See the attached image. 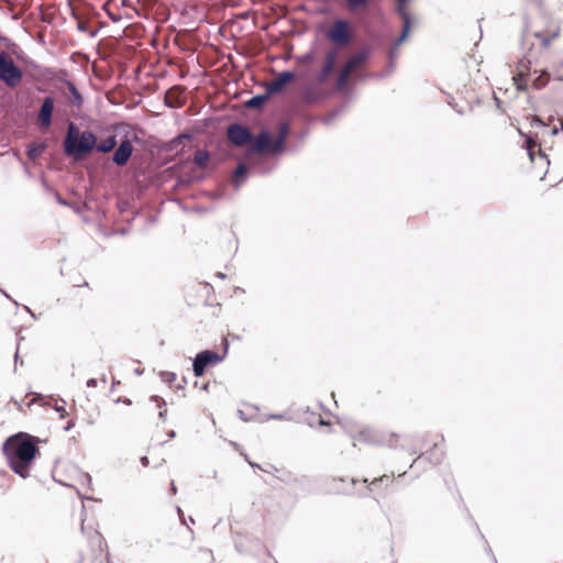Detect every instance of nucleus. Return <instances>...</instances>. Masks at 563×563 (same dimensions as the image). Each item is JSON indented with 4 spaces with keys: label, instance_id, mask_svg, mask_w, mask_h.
Returning a JSON list of instances; mask_svg holds the SVG:
<instances>
[{
    "label": "nucleus",
    "instance_id": "f257e3e1",
    "mask_svg": "<svg viewBox=\"0 0 563 563\" xmlns=\"http://www.w3.org/2000/svg\"><path fill=\"white\" fill-rule=\"evenodd\" d=\"M37 442L35 437L19 432L9 437L2 445L8 465L22 478L30 476L34 460L40 452Z\"/></svg>",
    "mask_w": 563,
    "mask_h": 563
},
{
    "label": "nucleus",
    "instance_id": "f03ea898",
    "mask_svg": "<svg viewBox=\"0 0 563 563\" xmlns=\"http://www.w3.org/2000/svg\"><path fill=\"white\" fill-rule=\"evenodd\" d=\"M115 145L117 139L114 135L97 144V136L92 132H79L74 123H69L64 140V152L67 156L79 159L88 155L93 148H97V151L101 153H109Z\"/></svg>",
    "mask_w": 563,
    "mask_h": 563
},
{
    "label": "nucleus",
    "instance_id": "7ed1b4c3",
    "mask_svg": "<svg viewBox=\"0 0 563 563\" xmlns=\"http://www.w3.org/2000/svg\"><path fill=\"white\" fill-rule=\"evenodd\" d=\"M23 79V70L15 65L13 58L5 52L0 53V81L9 88H16Z\"/></svg>",
    "mask_w": 563,
    "mask_h": 563
},
{
    "label": "nucleus",
    "instance_id": "20e7f679",
    "mask_svg": "<svg viewBox=\"0 0 563 563\" xmlns=\"http://www.w3.org/2000/svg\"><path fill=\"white\" fill-rule=\"evenodd\" d=\"M368 59V52L361 51L351 56L346 64L340 70L336 81L335 88L336 90H343L350 79V76L357 69L363 68Z\"/></svg>",
    "mask_w": 563,
    "mask_h": 563
},
{
    "label": "nucleus",
    "instance_id": "39448f33",
    "mask_svg": "<svg viewBox=\"0 0 563 563\" xmlns=\"http://www.w3.org/2000/svg\"><path fill=\"white\" fill-rule=\"evenodd\" d=\"M333 43L346 45L351 40L349 23L344 20H338L333 23L327 34Z\"/></svg>",
    "mask_w": 563,
    "mask_h": 563
},
{
    "label": "nucleus",
    "instance_id": "423d86ee",
    "mask_svg": "<svg viewBox=\"0 0 563 563\" xmlns=\"http://www.w3.org/2000/svg\"><path fill=\"white\" fill-rule=\"evenodd\" d=\"M221 361L218 353L213 351H203L197 354L194 361L195 376L200 377L203 375L206 368L210 365H216Z\"/></svg>",
    "mask_w": 563,
    "mask_h": 563
},
{
    "label": "nucleus",
    "instance_id": "0eeeda50",
    "mask_svg": "<svg viewBox=\"0 0 563 563\" xmlns=\"http://www.w3.org/2000/svg\"><path fill=\"white\" fill-rule=\"evenodd\" d=\"M228 139L236 146H244L252 142V134L247 128L240 124H231L228 128Z\"/></svg>",
    "mask_w": 563,
    "mask_h": 563
},
{
    "label": "nucleus",
    "instance_id": "6e6552de",
    "mask_svg": "<svg viewBox=\"0 0 563 563\" xmlns=\"http://www.w3.org/2000/svg\"><path fill=\"white\" fill-rule=\"evenodd\" d=\"M379 431L371 427L360 429L354 435V444L378 445Z\"/></svg>",
    "mask_w": 563,
    "mask_h": 563
},
{
    "label": "nucleus",
    "instance_id": "1a4fd4ad",
    "mask_svg": "<svg viewBox=\"0 0 563 563\" xmlns=\"http://www.w3.org/2000/svg\"><path fill=\"white\" fill-rule=\"evenodd\" d=\"M529 62H521L517 66V71L515 73L512 80L517 88V90L520 91H527L528 90V80H529V71L530 66Z\"/></svg>",
    "mask_w": 563,
    "mask_h": 563
},
{
    "label": "nucleus",
    "instance_id": "9d476101",
    "mask_svg": "<svg viewBox=\"0 0 563 563\" xmlns=\"http://www.w3.org/2000/svg\"><path fill=\"white\" fill-rule=\"evenodd\" d=\"M251 148L253 152L263 153L266 151H275L277 145H274L272 142V137L268 132H261L255 140L252 139Z\"/></svg>",
    "mask_w": 563,
    "mask_h": 563
},
{
    "label": "nucleus",
    "instance_id": "9b49d317",
    "mask_svg": "<svg viewBox=\"0 0 563 563\" xmlns=\"http://www.w3.org/2000/svg\"><path fill=\"white\" fill-rule=\"evenodd\" d=\"M54 110V99L52 97H46L43 100L42 107L38 112V123L42 128L48 129L52 124V113Z\"/></svg>",
    "mask_w": 563,
    "mask_h": 563
},
{
    "label": "nucleus",
    "instance_id": "f8f14e48",
    "mask_svg": "<svg viewBox=\"0 0 563 563\" xmlns=\"http://www.w3.org/2000/svg\"><path fill=\"white\" fill-rule=\"evenodd\" d=\"M133 153V145L130 140H124L120 143L119 147L113 154V162L118 166H124Z\"/></svg>",
    "mask_w": 563,
    "mask_h": 563
},
{
    "label": "nucleus",
    "instance_id": "ddd939ff",
    "mask_svg": "<svg viewBox=\"0 0 563 563\" xmlns=\"http://www.w3.org/2000/svg\"><path fill=\"white\" fill-rule=\"evenodd\" d=\"M295 79V74L291 73V71H283L280 73L275 79H273L268 87H267V91L269 93H278L280 92L284 87L289 84L290 81H292Z\"/></svg>",
    "mask_w": 563,
    "mask_h": 563
},
{
    "label": "nucleus",
    "instance_id": "4468645a",
    "mask_svg": "<svg viewBox=\"0 0 563 563\" xmlns=\"http://www.w3.org/2000/svg\"><path fill=\"white\" fill-rule=\"evenodd\" d=\"M338 52L335 49L329 51L324 55L322 69L319 75V81L323 82L332 74L336 65Z\"/></svg>",
    "mask_w": 563,
    "mask_h": 563
},
{
    "label": "nucleus",
    "instance_id": "2eb2a0df",
    "mask_svg": "<svg viewBox=\"0 0 563 563\" xmlns=\"http://www.w3.org/2000/svg\"><path fill=\"white\" fill-rule=\"evenodd\" d=\"M165 102L170 108H179L184 104V89L179 86L172 87L165 95Z\"/></svg>",
    "mask_w": 563,
    "mask_h": 563
},
{
    "label": "nucleus",
    "instance_id": "dca6fc26",
    "mask_svg": "<svg viewBox=\"0 0 563 563\" xmlns=\"http://www.w3.org/2000/svg\"><path fill=\"white\" fill-rule=\"evenodd\" d=\"M400 437L394 432L379 431L378 445L396 449L399 446Z\"/></svg>",
    "mask_w": 563,
    "mask_h": 563
},
{
    "label": "nucleus",
    "instance_id": "f3484780",
    "mask_svg": "<svg viewBox=\"0 0 563 563\" xmlns=\"http://www.w3.org/2000/svg\"><path fill=\"white\" fill-rule=\"evenodd\" d=\"M65 85L68 89V92H65L67 98L75 107L80 108L84 103V98L81 93L78 91V89L71 81H66Z\"/></svg>",
    "mask_w": 563,
    "mask_h": 563
},
{
    "label": "nucleus",
    "instance_id": "a211bd4d",
    "mask_svg": "<svg viewBox=\"0 0 563 563\" xmlns=\"http://www.w3.org/2000/svg\"><path fill=\"white\" fill-rule=\"evenodd\" d=\"M398 11H399V14L401 15L402 21H404L402 32H401V34H400V36L398 38V43H401V42H404L407 38V36H408L409 32H410L411 20H410L409 13L407 12V10H406L404 4H401L399 7Z\"/></svg>",
    "mask_w": 563,
    "mask_h": 563
},
{
    "label": "nucleus",
    "instance_id": "6ab92c4d",
    "mask_svg": "<svg viewBox=\"0 0 563 563\" xmlns=\"http://www.w3.org/2000/svg\"><path fill=\"white\" fill-rule=\"evenodd\" d=\"M209 153L203 150L196 151L194 155V162L195 164L200 168H206L209 162Z\"/></svg>",
    "mask_w": 563,
    "mask_h": 563
},
{
    "label": "nucleus",
    "instance_id": "aec40b11",
    "mask_svg": "<svg viewBox=\"0 0 563 563\" xmlns=\"http://www.w3.org/2000/svg\"><path fill=\"white\" fill-rule=\"evenodd\" d=\"M394 478H395L394 473H391L390 475L385 474V475L374 478L372 482H369L367 488L369 492H374L375 488L379 484H382V483H386L387 485L391 484L394 482Z\"/></svg>",
    "mask_w": 563,
    "mask_h": 563
},
{
    "label": "nucleus",
    "instance_id": "412c9836",
    "mask_svg": "<svg viewBox=\"0 0 563 563\" xmlns=\"http://www.w3.org/2000/svg\"><path fill=\"white\" fill-rule=\"evenodd\" d=\"M550 80V75L547 71H542L538 77H536L532 81V87L534 89H541L548 85Z\"/></svg>",
    "mask_w": 563,
    "mask_h": 563
},
{
    "label": "nucleus",
    "instance_id": "4be33fe9",
    "mask_svg": "<svg viewBox=\"0 0 563 563\" xmlns=\"http://www.w3.org/2000/svg\"><path fill=\"white\" fill-rule=\"evenodd\" d=\"M558 36V31L553 32L551 35H544L542 32L536 33V37L540 40V42L548 46L552 42L553 38Z\"/></svg>",
    "mask_w": 563,
    "mask_h": 563
},
{
    "label": "nucleus",
    "instance_id": "5701e85b",
    "mask_svg": "<svg viewBox=\"0 0 563 563\" xmlns=\"http://www.w3.org/2000/svg\"><path fill=\"white\" fill-rule=\"evenodd\" d=\"M347 7L351 11H355L368 3V0H346Z\"/></svg>",
    "mask_w": 563,
    "mask_h": 563
},
{
    "label": "nucleus",
    "instance_id": "b1692460",
    "mask_svg": "<svg viewBox=\"0 0 563 563\" xmlns=\"http://www.w3.org/2000/svg\"><path fill=\"white\" fill-rule=\"evenodd\" d=\"M90 542L101 549L103 539L102 536L98 531H93L89 536Z\"/></svg>",
    "mask_w": 563,
    "mask_h": 563
},
{
    "label": "nucleus",
    "instance_id": "393cba45",
    "mask_svg": "<svg viewBox=\"0 0 563 563\" xmlns=\"http://www.w3.org/2000/svg\"><path fill=\"white\" fill-rule=\"evenodd\" d=\"M266 101V96H255L250 101H247V106L252 108H257L264 104Z\"/></svg>",
    "mask_w": 563,
    "mask_h": 563
},
{
    "label": "nucleus",
    "instance_id": "a878e982",
    "mask_svg": "<svg viewBox=\"0 0 563 563\" xmlns=\"http://www.w3.org/2000/svg\"><path fill=\"white\" fill-rule=\"evenodd\" d=\"M246 174V167L243 164H240L235 172H234V178L238 181L240 178H243Z\"/></svg>",
    "mask_w": 563,
    "mask_h": 563
},
{
    "label": "nucleus",
    "instance_id": "bb28decb",
    "mask_svg": "<svg viewBox=\"0 0 563 563\" xmlns=\"http://www.w3.org/2000/svg\"><path fill=\"white\" fill-rule=\"evenodd\" d=\"M316 99H317V98H316V97H313V96L311 95L310 89H307V90L305 91V100H306V101H308V102H312V101H314Z\"/></svg>",
    "mask_w": 563,
    "mask_h": 563
},
{
    "label": "nucleus",
    "instance_id": "cd10ccee",
    "mask_svg": "<svg viewBox=\"0 0 563 563\" xmlns=\"http://www.w3.org/2000/svg\"><path fill=\"white\" fill-rule=\"evenodd\" d=\"M141 462H142V464H143L144 466H148V465H150V461H148V457H147V456H143V457L141 459Z\"/></svg>",
    "mask_w": 563,
    "mask_h": 563
},
{
    "label": "nucleus",
    "instance_id": "c85d7f7f",
    "mask_svg": "<svg viewBox=\"0 0 563 563\" xmlns=\"http://www.w3.org/2000/svg\"><path fill=\"white\" fill-rule=\"evenodd\" d=\"M534 145H536V144H534L531 140H529V141H528V148H529L530 151L533 148V146H534Z\"/></svg>",
    "mask_w": 563,
    "mask_h": 563
},
{
    "label": "nucleus",
    "instance_id": "c756f323",
    "mask_svg": "<svg viewBox=\"0 0 563 563\" xmlns=\"http://www.w3.org/2000/svg\"><path fill=\"white\" fill-rule=\"evenodd\" d=\"M172 492H173V494H176V492H177V488H176V486L174 485V483H172Z\"/></svg>",
    "mask_w": 563,
    "mask_h": 563
},
{
    "label": "nucleus",
    "instance_id": "7c9ffc66",
    "mask_svg": "<svg viewBox=\"0 0 563 563\" xmlns=\"http://www.w3.org/2000/svg\"><path fill=\"white\" fill-rule=\"evenodd\" d=\"M181 139H187L186 135L178 136L175 141L180 142Z\"/></svg>",
    "mask_w": 563,
    "mask_h": 563
},
{
    "label": "nucleus",
    "instance_id": "2f4dec72",
    "mask_svg": "<svg viewBox=\"0 0 563 563\" xmlns=\"http://www.w3.org/2000/svg\"><path fill=\"white\" fill-rule=\"evenodd\" d=\"M165 413H166V409L164 411H159V417L163 418Z\"/></svg>",
    "mask_w": 563,
    "mask_h": 563
},
{
    "label": "nucleus",
    "instance_id": "473e14b6",
    "mask_svg": "<svg viewBox=\"0 0 563 563\" xmlns=\"http://www.w3.org/2000/svg\"><path fill=\"white\" fill-rule=\"evenodd\" d=\"M125 405H131V401L129 399L124 400Z\"/></svg>",
    "mask_w": 563,
    "mask_h": 563
}]
</instances>
